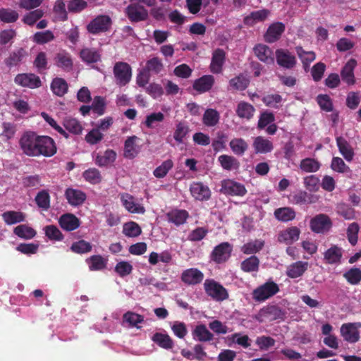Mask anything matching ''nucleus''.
Returning a JSON list of instances; mask_svg holds the SVG:
<instances>
[{
    "label": "nucleus",
    "instance_id": "1",
    "mask_svg": "<svg viewBox=\"0 0 361 361\" xmlns=\"http://www.w3.org/2000/svg\"><path fill=\"white\" fill-rule=\"evenodd\" d=\"M40 135L35 132L27 131L23 134L19 140L20 147L25 155L28 157H39Z\"/></svg>",
    "mask_w": 361,
    "mask_h": 361
},
{
    "label": "nucleus",
    "instance_id": "2",
    "mask_svg": "<svg viewBox=\"0 0 361 361\" xmlns=\"http://www.w3.org/2000/svg\"><path fill=\"white\" fill-rule=\"evenodd\" d=\"M113 73L115 82L119 87L126 86L132 78L131 66L126 62H116L113 68Z\"/></svg>",
    "mask_w": 361,
    "mask_h": 361
},
{
    "label": "nucleus",
    "instance_id": "3",
    "mask_svg": "<svg viewBox=\"0 0 361 361\" xmlns=\"http://www.w3.org/2000/svg\"><path fill=\"white\" fill-rule=\"evenodd\" d=\"M204 289L207 295L216 301H224L229 297L227 290L214 279H206Z\"/></svg>",
    "mask_w": 361,
    "mask_h": 361
},
{
    "label": "nucleus",
    "instance_id": "4",
    "mask_svg": "<svg viewBox=\"0 0 361 361\" xmlns=\"http://www.w3.org/2000/svg\"><path fill=\"white\" fill-rule=\"evenodd\" d=\"M286 317V312L279 306L275 305H267L262 308L255 316L256 320L259 322H264L266 320L274 321L276 319L283 320Z\"/></svg>",
    "mask_w": 361,
    "mask_h": 361
},
{
    "label": "nucleus",
    "instance_id": "5",
    "mask_svg": "<svg viewBox=\"0 0 361 361\" xmlns=\"http://www.w3.org/2000/svg\"><path fill=\"white\" fill-rule=\"evenodd\" d=\"M112 25V20L108 15H99L92 19L87 25V30L92 35L109 31Z\"/></svg>",
    "mask_w": 361,
    "mask_h": 361
},
{
    "label": "nucleus",
    "instance_id": "6",
    "mask_svg": "<svg viewBox=\"0 0 361 361\" xmlns=\"http://www.w3.org/2000/svg\"><path fill=\"white\" fill-rule=\"evenodd\" d=\"M279 291V287L273 281H269L255 288L252 292V298L257 302L264 301Z\"/></svg>",
    "mask_w": 361,
    "mask_h": 361
},
{
    "label": "nucleus",
    "instance_id": "7",
    "mask_svg": "<svg viewBox=\"0 0 361 361\" xmlns=\"http://www.w3.org/2000/svg\"><path fill=\"white\" fill-rule=\"evenodd\" d=\"M332 221L325 214H319L312 217L310 221V228L313 233L324 234L332 227Z\"/></svg>",
    "mask_w": 361,
    "mask_h": 361
},
{
    "label": "nucleus",
    "instance_id": "8",
    "mask_svg": "<svg viewBox=\"0 0 361 361\" xmlns=\"http://www.w3.org/2000/svg\"><path fill=\"white\" fill-rule=\"evenodd\" d=\"M125 14L131 23L145 21L148 19V11L138 3H131L125 8Z\"/></svg>",
    "mask_w": 361,
    "mask_h": 361
},
{
    "label": "nucleus",
    "instance_id": "9",
    "mask_svg": "<svg viewBox=\"0 0 361 361\" xmlns=\"http://www.w3.org/2000/svg\"><path fill=\"white\" fill-rule=\"evenodd\" d=\"M233 246L228 242H223L214 247L210 254V259L216 264H223L231 257Z\"/></svg>",
    "mask_w": 361,
    "mask_h": 361
},
{
    "label": "nucleus",
    "instance_id": "10",
    "mask_svg": "<svg viewBox=\"0 0 361 361\" xmlns=\"http://www.w3.org/2000/svg\"><path fill=\"white\" fill-rule=\"evenodd\" d=\"M275 56L277 64L285 69H293L297 64L295 56L288 49H276Z\"/></svg>",
    "mask_w": 361,
    "mask_h": 361
},
{
    "label": "nucleus",
    "instance_id": "11",
    "mask_svg": "<svg viewBox=\"0 0 361 361\" xmlns=\"http://www.w3.org/2000/svg\"><path fill=\"white\" fill-rule=\"evenodd\" d=\"M221 192L226 195L243 197L246 194L247 190L244 185L227 179L222 181Z\"/></svg>",
    "mask_w": 361,
    "mask_h": 361
},
{
    "label": "nucleus",
    "instance_id": "12",
    "mask_svg": "<svg viewBox=\"0 0 361 361\" xmlns=\"http://www.w3.org/2000/svg\"><path fill=\"white\" fill-rule=\"evenodd\" d=\"M15 82L22 87L30 89L38 88L42 86L39 76L34 73H20L14 79Z\"/></svg>",
    "mask_w": 361,
    "mask_h": 361
},
{
    "label": "nucleus",
    "instance_id": "13",
    "mask_svg": "<svg viewBox=\"0 0 361 361\" xmlns=\"http://www.w3.org/2000/svg\"><path fill=\"white\" fill-rule=\"evenodd\" d=\"M55 65L65 72H71L73 68L71 54L66 50H60L54 58Z\"/></svg>",
    "mask_w": 361,
    "mask_h": 361
},
{
    "label": "nucleus",
    "instance_id": "14",
    "mask_svg": "<svg viewBox=\"0 0 361 361\" xmlns=\"http://www.w3.org/2000/svg\"><path fill=\"white\" fill-rule=\"evenodd\" d=\"M191 195L199 201H207L211 197L209 188L202 182H192L190 186Z\"/></svg>",
    "mask_w": 361,
    "mask_h": 361
},
{
    "label": "nucleus",
    "instance_id": "15",
    "mask_svg": "<svg viewBox=\"0 0 361 361\" xmlns=\"http://www.w3.org/2000/svg\"><path fill=\"white\" fill-rule=\"evenodd\" d=\"M180 279L188 286H195L202 283L204 274L197 268H190L182 272Z\"/></svg>",
    "mask_w": 361,
    "mask_h": 361
},
{
    "label": "nucleus",
    "instance_id": "16",
    "mask_svg": "<svg viewBox=\"0 0 361 361\" xmlns=\"http://www.w3.org/2000/svg\"><path fill=\"white\" fill-rule=\"evenodd\" d=\"M79 56L86 64L96 63L102 60V50L94 47H84L80 51Z\"/></svg>",
    "mask_w": 361,
    "mask_h": 361
},
{
    "label": "nucleus",
    "instance_id": "17",
    "mask_svg": "<svg viewBox=\"0 0 361 361\" xmlns=\"http://www.w3.org/2000/svg\"><path fill=\"white\" fill-rule=\"evenodd\" d=\"M39 157H51L57 152V147L53 138L47 135H40Z\"/></svg>",
    "mask_w": 361,
    "mask_h": 361
},
{
    "label": "nucleus",
    "instance_id": "18",
    "mask_svg": "<svg viewBox=\"0 0 361 361\" xmlns=\"http://www.w3.org/2000/svg\"><path fill=\"white\" fill-rule=\"evenodd\" d=\"M253 51L255 56L259 61L267 64L274 63V52L268 46L262 44H257L253 48Z\"/></svg>",
    "mask_w": 361,
    "mask_h": 361
},
{
    "label": "nucleus",
    "instance_id": "19",
    "mask_svg": "<svg viewBox=\"0 0 361 361\" xmlns=\"http://www.w3.org/2000/svg\"><path fill=\"white\" fill-rule=\"evenodd\" d=\"M59 224L62 229L66 231H72L80 226V221L74 214L66 213L60 216Z\"/></svg>",
    "mask_w": 361,
    "mask_h": 361
},
{
    "label": "nucleus",
    "instance_id": "20",
    "mask_svg": "<svg viewBox=\"0 0 361 361\" xmlns=\"http://www.w3.org/2000/svg\"><path fill=\"white\" fill-rule=\"evenodd\" d=\"M65 197L68 204L74 207L82 205L87 198L86 194L83 191L71 188L66 190Z\"/></svg>",
    "mask_w": 361,
    "mask_h": 361
},
{
    "label": "nucleus",
    "instance_id": "21",
    "mask_svg": "<svg viewBox=\"0 0 361 361\" xmlns=\"http://www.w3.org/2000/svg\"><path fill=\"white\" fill-rule=\"evenodd\" d=\"M300 230L296 226H291L280 232L278 240L286 245H290L299 239Z\"/></svg>",
    "mask_w": 361,
    "mask_h": 361
},
{
    "label": "nucleus",
    "instance_id": "22",
    "mask_svg": "<svg viewBox=\"0 0 361 361\" xmlns=\"http://www.w3.org/2000/svg\"><path fill=\"white\" fill-rule=\"evenodd\" d=\"M226 60V52L222 49H216L213 51L210 69L213 73H220Z\"/></svg>",
    "mask_w": 361,
    "mask_h": 361
},
{
    "label": "nucleus",
    "instance_id": "23",
    "mask_svg": "<svg viewBox=\"0 0 361 361\" xmlns=\"http://www.w3.org/2000/svg\"><path fill=\"white\" fill-rule=\"evenodd\" d=\"M285 30V26L282 23L271 24L267 29L264 39L268 43H273L277 41Z\"/></svg>",
    "mask_w": 361,
    "mask_h": 361
},
{
    "label": "nucleus",
    "instance_id": "24",
    "mask_svg": "<svg viewBox=\"0 0 361 361\" xmlns=\"http://www.w3.org/2000/svg\"><path fill=\"white\" fill-rule=\"evenodd\" d=\"M138 137L135 135L128 137L124 143L123 156L128 159H133L140 152V147L136 144Z\"/></svg>",
    "mask_w": 361,
    "mask_h": 361
},
{
    "label": "nucleus",
    "instance_id": "25",
    "mask_svg": "<svg viewBox=\"0 0 361 361\" xmlns=\"http://www.w3.org/2000/svg\"><path fill=\"white\" fill-rule=\"evenodd\" d=\"M214 83V78L211 75H205L195 80L193 89L200 93L210 90Z\"/></svg>",
    "mask_w": 361,
    "mask_h": 361
},
{
    "label": "nucleus",
    "instance_id": "26",
    "mask_svg": "<svg viewBox=\"0 0 361 361\" xmlns=\"http://www.w3.org/2000/svg\"><path fill=\"white\" fill-rule=\"evenodd\" d=\"M340 332L343 339L348 343H355L360 340L359 330L355 329L349 323L343 324Z\"/></svg>",
    "mask_w": 361,
    "mask_h": 361
},
{
    "label": "nucleus",
    "instance_id": "27",
    "mask_svg": "<svg viewBox=\"0 0 361 361\" xmlns=\"http://www.w3.org/2000/svg\"><path fill=\"white\" fill-rule=\"evenodd\" d=\"M123 206L130 213L143 214L145 210V208L135 203L134 197L128 194H123L121 197Z\"/></svg>",
    "mask_w": 361,
    "mask_h": 361
},
{
    "label": "nucleus",
    "instance_id": "28",
    "mask_svg": "<svg viewBox=\"0 0 361 361\" xmlns=\"http://www.w3.org/2000/svg\"><path fill=\"white\" fill-rule=\"evenodd\" d=\"M343 256L342 248L337 245H332L324 254V259L329 264L341 263Z\"/></svg>",
    "mask_w": 361,
    "mask_h": 361
},
{
    "label": "nucleus",
    "instance_id": "29",
    "mask_svg": "<svg viewBox=\"0 0 361 361\" xmlns=\"http://www.w3.org/2000/svg\"><path fill=\"white\" fill-rule=\"evenodd\" d=\"M252 145L257 154H267L274 149L273 143L262 136L255 137Z\"/></svg>",
    "mask_w": 361,
    "mask_h": 361
},
{
    "label": "nucleus",
    "instance_id": "30",
    "mask_svg": "<svg viewBox=\"0 0 361 361\" xmlns=\"http://www.w3.org/2000/svg\"><path fill=\"white\" fill-rule=\"evenodd\" d=\"M307 267L308 262L298 261L288 267L286 275L291 279L300 277L305 272Z\"/></svg>",
    "mask_w": 361,
    "mask_h": 361
},
{
    "label": "nucleus",
    "instance_id": "31",
    "mask_svg": "<svg viewBox=\"0 0 361 361\" xmlns=\"http://www.w3.org/2000/svg\"><path fill=\"white\" fill-rule=\"evenodd\" d=\"M295 52L302 63V66L307 71L310 63L316 59V54L313 51H307L301 46L295 48Z\"/></svg>",
    "mask_w": 361,
    "mask_h": 361
},
{
    "label": "nucleus",
    "instance_id": "32",
    "mask_svg": "<svg viewBox=\"0 0 361 361\" xmlns=\"http://www.w3.org/2000/svg\"><path fill=\"white\" fill-rule=\"evenodd\" d=\"M194 340L200 342L210 341L213 339V334L207 329L204 324H199L195 326L192 332Z\"/></svg>",
    "mask_w": 361,
    "mask_h": 361
},
{
    "label": "nucleus",
    "instance_id": "33",
    "mask_svg": "<svg viewBox=\"0 0 361 361\" xmlns=\"http://www.w3.org/2000/svg\"><path fill=\"white\" fill-rule=\"evenodd\" d=\"M189 217V213L185 209H173L167 214L169 222L176 226H180L185 224Z\"/></svg>",
    "mask_w": 361,
    "mask_h": 361
},
{
    "label": "nucleus",
    "instance_id": "34",
    "mask_svg": "<svg viewBox=\"0 0 361 361\" xmlns=\"http://www.w3.org/2000/svg\"><path fill=\"white\" fill-rule=\"evenodd\" d=\"M269 14L267 9H262L252 12L250 15L245 16L243 23L247 26H253L258 22L264 21Z\"/></svg>",
    "mask_w": 361,
    "mask_h": 361
},
{
    "label": "nucleus",
    "instance_id": "35",
    "mask_svg": "<svg viewBox=\"0 0 361 361\" xmlns=\"http://www.w3.org/2000/svg\"><path fill=\"white\" fill-rule=\"evenodd\" d=\"M152 341L160 348L166 350L172 349L174 345L173 339L167 334L157 332L152 336Z\"/></svg>",
    "mask_w": 361,
    "mask_h": 361
},
{
    "label": "nucleus",
    "instance_id": "36",
    "mask_svg": "<svg viewBox=\"0 0 361 361\" xmlns=\"http://www.w3.org/2000/svg\"><path fill=\"white\" fill-rule=\"evenodd\" d=\"M356 65L354 59H350L342 68L341 75L342 80L348 85H353L355 82L353 70Z\"/></svg>",
    "mask_w": 361,
    "mask_h": 361
},
{
    "label": "nucleus",
    "instance_id": "37",
    "mask_svg": "<svg viewBox=\"0 0 361 361\" xmlns=\"http://www.w3.org/2000/svg\"><path fill=\"white\" fill-rule=\"evenodd\" d=\"M255 111V107L250 103L246 102H240L235 110L236 114L240 118L250 120L254 116Z\"/></svg>",
    "mask_w": 361,
    "mask_h": 361
},
{
    "label": "nucleus",
    "instance_id": "38",
    "mask_svg": "<svg viewBox=\"0 0 361 361\" xmlns=\"http://www.w3.org/2000/svg\"><path fill=\"white\" fill-rule=\"evenodd\" d=\"M274 214L277 220L282 222L292 221L296 216L294 209L289 207L278 208L275 209Z\"/></svg>",
    "mask_w": 361,
    "mask_h": 361
},
{
    "label": "nucleus",
    "instance_id": "39",
    "mask_svg": "<svg viewBox=\"0 0 361 361\" xmlns=\"http://www.w3.org/2000/svg\"><path fill=\"white\" fill-rule=\"evenodd\" d=\"M116 158V153L113 149H106L104 154H97L94 159L95 164L100 166H106L114 163Z\"/></svg>",
    "mask_w": 361,
    "mask_h": 361
},
{
    "label": "nucleus",
    "instance_id": "40",
    "mask_svg": "<svg viewBox=\"0 0 361 361\" xmlns=\"http://www.w3.org/2000/svg\"><path fill=\"white\" fill-rule=\"evenodd\" d=\"M264 246V241L261 239H255L244 244L241 251L245 255H252L259 252Z\"/></svg>",
    "mask_w": 361,
    "mask_h": 361
},
{
    "label": "nucleus",
    "instance_id": "41",
    "mask_svg": "<svg viewBox=\"0 0 361 361\" xmlns=\"http://www.w3.org/2000/svg\"><path fill=\"white\" fill-rule=\"evenodd\" d=\"M2 218L7 225H13L23 222L25 220V214L22 212L7 211L2 214Z\"/></svg>",
    "mask_w": 361,
    "mask_h": 361
},
{
    "label": "nucleus",
    "instance_id": "42",
    "mask_svg": "<svg viewBox=\"0 0 361 361\" xmlns=\"http://www.w3.org/2000/svg\"><path fill=\"white\" fill-rule=\"evenodd\" d=\"M51 89L54 94L63 97L67 93L68 85L67 82L61 78H55L51 83Z\"/></svg>",
    "mask_w": 361,
    "mask_h": 361
},
{
    "label": "nucleus",
    "instance_id": "43",
    "mask_svg": "<svg viewBox=\"0 0 361 361\" xmlns=\"http://www.w3.org/2000/svg\"><path fill=\"white\" fill-rule=\"evenodd\" d=\"M219 113L216 109H207L203 114L202 123L207 127H214L219 123Z\"/></svg>",
    "mask_w": 361,
    "mask_h": 361
},
{
    "label": "nucleus",
    "instance_id": "44",
    "mask_svg": "<svg viewBox=\"0 0 361 361\" xmlns=\"http://www.w3.org/2000/svg\"><path fill=\"white\" fill-rule=\"evenodd\" d=\"M336 144L338 147L339 152L347 161H351L354 156V152L345 138L343 137H338L336 138Z\"/></svg>",
    "mask_w": 361,
    "mask_h": 361
},
{
    "label": "nucleus",
    "instance_id": "45",
    "mask_svg": "<svg viewBox=\"0 0 361 361\" xmlns=\"http://www.w3.org/2000/svg\"><path fill=\"white\" fill-rule=\"evenodd\" d=\"M259 262V259L257 256L252 255L240 263V269L247 273L258 271Z\"/></svg>",
    "mask_w": 361,
    "mask_h": 361
},
{
    "label": "nucleus",
    "instance_id": "46",
    "mask_svg": "<svg viewBox=\"0 0 361 361\" xmlns=\"http://www.w3.org/2000/svg\"><path fill=\"white\" fill-rule=\"evenodd\" d=\"M229 146L232 152L238 156L243 155L248 149V144L243 138L232 139Z\"/></svg>",
    "mask_w": 361,
    "mask_h": 361
},
{
    "label": "nucleus",
    "instance_id": "47",
    "mask_svg": "<svg viewBox=\"0 0 361 361\" xmlns=\"http://www.w3.org/2000/svg\"><path fill=\"white\" fill-rule=\"evenodd\" d=\"M26 55L25 49L20 48L10 54L9 56L5 59V64L8 67L16 66L22 61Z\"/></svg>",
    "mask_w": 361,
    "mask_h": 361
},
{
    "label": "nucleus",
    "instance_id": "48",
    "mask_svg": "<svg viewBox=\"0 0 361 361\" xmlns=\"http://www.w3.org/2000/svg\"><path fill=\"white\" fill-rule=\"evenodd\" d=\"M314 196L306 191L299 190L291 195V201L295 204H307L314 202Z\"/></svg>",
    "mask_w": 361,
    "mask_h": 361
},
{
    "label": "nucleus",
    "instance_id": "49",
    "mask_svg": "<svg viewBox=\"0 0 361 361\" xmlns=\"http://www.w3.org/2000/svg\"><path fill=\"white\" fill-rule=\"evenodd\" d=\"M221 166L227 171L237 169L239 167V162L236 158L233 156L222 154L218 158Z\"/></svg>",
    "mask_w": 361,
    "mask_h": 361
},
{
    "label": "nucleus",
    "instance_id": "50",
    "mask_svg": "<svg viewBox=\"0 0 361 361\" xmlns=\"http://www.w3.org/2000/svg\"><path fill=\"white\" fill-rule=\"evenodd\" d=\"M63 126L71 133L80 135L83 128L79 121L75 118H66L63 121Z\"/></svg>",
    "mask_w": 361,
    "mask_h": 361
},
{
    "label": "nucleus",
    "instance_id": "51",
    "mask_svg": "<svg viewBox=\"0 0 361 361\" xmlns=\"http://www.w3.org/2000/svg\"><path fill=\"white\" fill-rule=\"evenodd\" d=\"M343 277L349 284L358 285L361 281V269L357 267H352L343 274Z\"/></svg>",
    "mask_w": 361,
    "mask_h": 361
},
{
    "label": "nucleus",
    "instance_id": "52",
    "mask_svg": "<svg viewBox=\"0 0 361 361\" xmlns=\"http://www.w3.org/2000/svg\"><path fill=\"white\" fill-rule=\"evenodd\" d=\"M123 322L128 323L131 327L140 329V326H138L137 324L144 322V317L135 312L128 311L123 316Z\"/></svg>",
    "mask_w": 361,
    "mask_h": 361
},
{
    "label": "nucleus",
    "instance_id": "53",
    "mask_svg": "<svg viewBox=\"0 0 361 361\" xmlns=\"http://www.w3.org/2000/svg\"><path fill=\"white\" fill-rule=\"evenodd\" d=\"M13 233L19 238L23 239H32L37 233L32 228L25 224H21L16 226L13 230Z\"/></svg>",
    "mask_w": 361,
    "mask_h": 361
},
{
    "label": "nucleus",
    "instance_id": "54",
    "mask_svg": "<svg viewBox=\"0 0 361 361\" xmlns=\"http://www.w3.org/2000/svg\"><path fill=\"white\" fill-rule=\"evenodd\" d=\"M189 131V126L185 122H178L176 126V129L173 133L174 140L178 144L183 143L184 138L188 134Z\"/></svg>",
    "mask_w": 361,
    "mask_h": 361
},
{
    "label": "nucleus",
    "instance_id": "55",
    "mask_svg": "<svg viewBox=\"0 0 361 361\" xmlns=\"http://www.w3.org/2000/svg\"><path fill=\"white\" fill-rule=\"evenodd\" d=\"M84 179L91 184H98L101 183L102 176L98 169L96 168H90L85 170L82 173Z\"/></svg>",
    "mask_w": 361,
    "mask_h": 361
},
{
    "label": "nucleus",
    "instance_id": "56",
    "mask_svg": "<svg viewBox=\"0 0 361 361\" xmlns=\"http://www.w3.org/2000/svg\"><path fill=\"white\" fill-rule=\"evenodd\" d=\"M320 168L319 161L312 158L303 159L300 164V169L306 173L317 171Z\"/></svg>",
    "mask_w": 361,
    "mask_h": 361
},
{
    "label": "nucleus",
    "instance_id": "57",
    "mask_svg": "<svg viewBox=\"0 0 361 361\" xmlns=\"http://www.w3.org/2000/svg\"><path fill=\"white\" fill-rule=\"evenodd\" d=\"M33 65L37 68L39 73H42L48 69L47 54L44 51L39 52L33 61Z\"/></svg>",
    "mask_w": 361,
    "mask_h": 361
},
{
    "label": "nucleus",
    "instance_id": "58",
    "mask_svg": "<svg viewBox=\"0 0 361 361\" xmlns=\"http://www.w3.org/2000/svg\"><path fill=\"white\" fill-rule=\"evenodd\" d=\"M141 233V228L135 222L130 221L123 225V233L127 237L135 238L140 235Z\"/></svg>",
    "mask_w": 361,
    "mask_h": 361
},
{
    "label": "nucleus",
    "instance_id": "59",
    "mask_svg": "<svg viewBox=\"0 0 361 361\" xmlns=\"http://www.w3.org/2000/svg\"><path fill=\"white\" fill-rule=\"evenodd\" d=\"M35 200L37 205L44 210H47L50 207V196L47 190H44L39 192Z\"/></svg>",
    "mask_w": 361,
    "mask_h": 361
},
{
    "label": "nucleus",
    "instance_id": "60",
    "mask_svg": "<svg viewBox=\"0 0 361 361\" xmlns=\"http://www.w3.org/2000/svg\"><path fill=\"white\" fill-rule=\"evenodd\" d=\"M173 166V161L171 159H167L154 169L153 174L156 178H162L166 176Z\"/></svg>",
    "mask_w": 361,
    "mask_h": 361
},
{
    "label": "nucleus",
    "instance_id": "61",
    "mask_svg": "<svg viewBox=\"0 0 361 361\" xmlns=\"http://www.w3.org/2000/svg\"><path fill=\"white\" fill-rule=\"evenodd\" d=\"M163 67L161 60L158 57H153L147 61L145 69L149 73L152 72L154 74H158L162 71Z\"/></svg>",
    "mask_w": 361,
    "mask_h": 361
},
{
    "label": "nucleus",
    "instance_id": "62",
    "mask_svg": "<svg viewBox=\"0 0 361 361\" xmlns=\"http://www.w3.org/2000/svg\"><path fill=\"white\" fill-rule=\"evenodd\" d=\"M92 245L84 240H80L77 242H74L71 246V250L77 254L87 253L92 250Z\"/></svg>",
    "mask_w": 361,
    "mask_h": 361
},
{
    "label": "nucleus",
    "instance_id": "63",
    "mask_svg": "<svg viewBox=\"0 0 361 361\" xmlns=\"http://www.w3.org/2000/svg\"><path fill=\"white\" fill-rule=\"evenodd\" d=\"M262 101L268 107L279 109L282 102V97L279 94H270L264 96Z\"/></svg>",
    "mask_w": 361,
    "mask_h": 361
},
{
    "label": "nucleus",
    "instance_id": "64",
    "mask_svg": "<svg viewBox=\"0 0 361 361\" xmlns=\"http://www.w3.org/2000/svg\"><path fill=\"white\" fill-rule=\"evenodd\" d=\"M360 230L359 224L356 222L350 224L347 228V238L348 242L353 245H355L358 240V233Z\"/></svg>",
    "mask_w": 361,
    "mask_h": 361
}]
</instances>
